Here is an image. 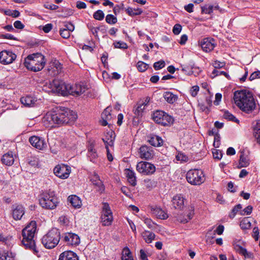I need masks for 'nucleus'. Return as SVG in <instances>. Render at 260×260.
Listing matches in <instances>:
<instances>
[{"label": "nucleus", "mask_w": 260, "mask_h": 260, "mask_svg": "<svg viewBox=\"0 0 260 260\" xmlns=\"http://www.w3.org/2000/svg\"><path fill=\"white\" fill-rule=\"evenodd\" d=\"M36 230L37 223L35 221H30L22 230V235L23 239L22 240V243L26 248L34 249L35 247L34 236Z\"/></svg>", "instance_id": "7ed1b4c3"}, {"label": "nucleus", "mask_w": 260, "mask_h": 260, "mask_svg": "<svg viewBox=\"0 0 260 260\" xmlns=\"http://www.w3.org/2000/svg\"><path fill=\"white\" fill-rule=\"evenodd\" d=\"M68 91L67 95L71 94L74 96H79L87 89V86L85 83L81 82L75 84V85H71L68 84L67 85Z\"/></svg>", "instance_id": "9d476101"}, {"label": "nucleus", "mask_w": 260, "mask_h": 260, "mask_svg": "<svg viewBox=\"0 0 260 260\" xmlns=\"http://www.w3.org/2000/svg\"><path fill=\"white\" fill-rule=\"evenodd\" d=\"M234 100L237 106L246 113H251L256 107V104L252 94L246 90L235 91Z\"/></svg>", "instance_id": "f03ea898"}, {"label": "nucleus", "mask_w": 260, "mask_h": 260, "mask_svg": "<svg viewBox=\"0 0 260 260\" xmlns=\"http://www.w3.org/2000/svg\"><path fill=\"white\" fill-rule=\"evenodd\" d=\"M176 158L177 160L182 162H186L188 160V157L182 153H178L176 155Z\"/></svg>", "instance_id": "603ef678"}, {"label": "nucleus", "mask_w": 260, "mask_h": 260, "mask_svg": "<svg viewBox=\"0 0 260 260\" xmlns=\"http://www.w3.org/2000/svg\"><path fill=\"white\" fill-rule=\"evenodd\" d=\"M225 63L223 62H220L219 61H215L213 63V66L216 69L221 68L224 67Z\"/></svg>", "instance_id": "0e129e2a"}, {"label": "nucleus", "mask_w": 260, "mask_h": 260, "mask_svg": "<svg viewBox=\"0 0 260 260\" xmlns=\"http://www.w3.org/2000/svg\"><path fill=\"white\" fill-rule=\"evenodd\" d=\"M136 169L140 173L145 175H151L155 171L154 165L147 161L139 162L137 165Z\"/></svg>", "instance_id": "9b49d317"}, {"label": "nucleus", "mask_w": 260, "mask_h": 260, "mask_svg": "<svg viewBox=\"0 0 260 260\" xmlns=\"http://www.w3.org/2000/svg\"><path fill=\"white\" fill-rule=\"evenodd\" d=\"M87 157L90 161L95 163L98 158V154L95 149L94 141H89L87 145Z\"/></svg>", "instance_id": "dca6fc26"}, {"label": "nucleus", "mask_w": 260, "mask_h": 260, "mask_svg": "<svg viewBox=\"0 0 260 260\" xmlns=\"http://www.w3.org/2000/svg\"><path fill=\"white\" fill-rule=\"evenodd\" d=\"M16 58V55L11 51L3 50L0 52V62L4 64L12 63Z\"/></svg>", "instance_id": "ddd939ff"}, {"label": "nucleus", "mask_w": 260, "mask_h": 260, "mask_svg": "<svg viewBox=\"0 0 260 260\" xmlns=\"http://www.w3.org/2000/svg\"><path fill=\"white\" fill-rule=\"evenodd\" d=\"M27 69L34 72L42 70L45 66L44 56L41 53H35L28 55L24 60Z\"/></svg>", "instance_id": "20e7f679"}, {"label": "nucleus", "mask_w": 260, "mask_h": 260, "mask_svg": "<svg viewBox=\"0 0 260 260\" xmlns=\"http://www.w3.org/2000/svg\"><path fill=\"white\" fill-rule=\"evenodd\" d=\"M12 211L13 218L16 220H20L25 213L24 208L21 205H12Z\"/></svg>", "instance_id": "a211bd4d"}, {"label": "nucleus", "mask_w": 260, "mask_h": 260, "mask_svg": "<svg viewBox=\"0 0 260 260\" xmlns=\"http://www.w3.org/2000/svg\"><path fill=\"white\" fill-rule=\"evenodd\" d=\"M105 20L106 22L110 24H114L117 22V18L112 14H108Z\"/></svg>", "instance_id": "79ce46f5"}, {"label": "nucleus", "mask_w": 260, "mask_h": 260, "mask_svg": "<svg viewBox=\"0 0 260 260\" xmlns=\"http://www.w3.org/2000/svg\"><path fill=\"white\" fill-rule=\"evenodd\" d=\"M64 29L68 30L71 32L74 30V26L71 23H68L64 25Z\"/></svg>", "instance_id": "774afa93"}, {"label": "nucleus", "mask_w": 260, "mask_h": 260, "mask_svg": "<svg viewBox=\"0 0 260 260\" xmlns=\"http://www.w3.org/2000/svg\"><path fill=\"white\" fill-rule=\"evenodd\" d=\"M14 26L17 29H23L24 25L21 23L20 21L17 20L14 23Z\"/></svg>", "instance_id": "69168bd1"}, {"label": "nucleus", "mask_w": 260, "mask_h": 260, "mask_svg": "<svg viewBox=\"0 0 260 260\" xmlns=\"http://www.w3.org/2000/svg\"><path fill=\"white\" fill-rule=\"evenodd\" d=\"M142 236L145 241L147 243H151L155 236L153 233L148 231H144L142 234Z\"/></svg>", "instance_id": "2f4dec72"}, {"label": "nucleus", "mask_w": 260, "mask_h": 260, "mask_svg": "<svg viewBox=\"0 0 260 260\" xmlns=\"http://www.w3.org/2000/svg\"><path fill=\"white\" fill-rule=\"evenodd\" d=\"M153 211L155 215L160 219H165L168 217V214L160 208H156Z\"/></svg>", "instance_id": "f704fd0d"}, {"label": "nucleus", "mask_w": 260, "mask_h": 260, "mask_svg": "<svg viewBox=\"0 0 260 260\" xmlns=\"http://www.w3.org/2000/svg\"><path fill=\"white\" fill-rule=\"evenodd\" d=\"M152 118L155 122L164 126L170 125L173 121L172 117L162 111L158 110L154 112Z\"/></svg>", "instance_id": "1a4fd4ad"}, {"label": "nucleus", "mask_w": 260, "mask_h": 260, "mask_svg": "<svg viewBox=\"0 0 260 260\" xmlns=\"http://www.w3.org/2000/svg\"><path fill=\"white\" fill-rule=\"evenodd\" d=\"M164 98L170 104L174 103L178 99L177 95L169 91L165 92L164 93Z\"/></svg>", "instance_id": "7c9ffc66"}, {"label": "nucleus", "mask_w": 260, "mask_h": 260, "mask_svg": "<svg viewBox=\"0 0 260 260\" xmlns=\"http://www.w3.org/2000/svg\"><path fill=\"white\" fill-rule=\"evenodd\" d=\"M29 141L32 146L39 150H43L47 147V144L44 139L38 136L31 137Z\"/></svg>", "instance_id": "f3484780"}, {"label": "nucleus", "mask_w": 260, "mask_h": 260, "mask_svg": "<svg viewBox=\"0 0 260 260\" xmlns=\"http://www.w3.org/2000/svg\"><path fill=\"white\" fill-rule=\"evenodd\" d=\"M257 78H260V71H259L252 73L250 76L249 79L252 81Z\"/></svg>", "instance_id": "4d7b16f0"}, {"label": "nucleus", "mask_w": 260, "mask_h": 260, "mask_svg": "<svg viewBox=\"0 0 260 260\" xmlns=\"http://www.w3.org/2000/svg\"><path fill=\"white\" fill-rule=\"evenodd\" d=\"M186 178L188 183L191 185H200L205 180V175L202 170L193 169L188 171Z\"/></svg>", "instance_id": "0eeeda50"}, {"label": "nucleus", "mask_w": 260, "mask_h": 260, "mask_svg": "<svg viewBox=\"0 0 260 260\" xmlns=\"http://www.w3.org/2000/svg\"><path fill=\"white\" fill-rule=\"evenodd\" d=\"M115 136V133L113 131H110L107 133L102 140L105 143V145L112 146L114 144Z\"/></svg>", "instance_id": "5701e85b"}, {"label": "nucleus", "mask_w": 260, "mask_h": 260, "mask_svg": "<svg viewBox=\"0 0 260 260\" xmlns=\"http://www.w3.org/2000/svg\"><path fill=\"white\" fill-rule=\"evenodd\" d=\"M52 27L53 25L51 23H48L44 26L42 29L45 32L48 33L52 29Z\"/></svg>", "instance_id": "680f3d73"}, {"label": "nucleus", "mask_w": 260, "mask_h": 260, "mask_svg": "<svg viewBox=\"0 0 260 260\" xmlns=\"http://www.w3.org/2000/svg\"><path fill=\"white\" fill-rule=\"evenodd\" d=\"M126 12L130 16H135L138 15L142 13V11L141 9L139 8H128L126 9Z\"/></svg>", "instance_id": "58836bf2"}, {"label": "nucleus", "mask_w": 260, "mask_h": 260, "mask_svg": "<svg viewBox=\"0 0 260 260\" xmlns=\"http://www.w3.org/2000/svg\"><path fill=\"white\" fill-rule=\"evenodd\" d=\"M2 162L7 166H11L14 161V157L12 152H8L5 154L2 158Z\"/></svg>", "instance_id": "393cba45"}, {"label": "nucleus", "mask_w": 260, "mask_h": 260, "mask_svg": "<svg viewBox=\"0 0 260 260\" xmlns=\"http://www.w3.org/2000/svg\"><path fill=\"white\" fill-rule=\"evenodd\" d=\"M199 90V87L198 86H197V85L193 86L191 88V89L190 90V92L191 95L192 96L194 97L197 95Z\"/></svg>", "instance_id": "bf43d9fd"}, {"label": "nucleus", "mask_w": 260, "mask_h": 260, "mask_svg": "<svg viewBox=\"0 0 260 260\" xmlns=\"http://www.w3.org/2000/svg\"><path fill=\"white\" fill-rule=\"evenodd\" d=\"M242 209V206L241 204H238L235 206L232 209L231 212L229 214L230 218H233L235 217L237 213Z\"/></svg>", "instance_id": "c03bdc74"}, {"label": "nucleus", "mask_w": 260, "mask_h": 260, "mask_svg": "<svg viewBox=\"0 0 260 260\" xmlns=\"http://www.w3.org/2000/svg\"><path fill=\"white\" fill-rule=\"evenodd\" d=\"M254 136L257 142L260 144V120L257 121L254 126Z\"/></svg>", "instance_id": "e433bc0d"}, {"label": "nucleus", "mask_w": 260, "mask_h": 260, "mask_svg": "<svg viewBox=\"0 0 260 260\" xmlns=\"http://www.w3.org/2000/svg\"><path fill=\"white\" fill-rule=\"evenodd\" d=\"M101 124L103 126L107 125L108 124V121H110L112 118L111 115L110 114V109L109 107L107 108L103 112L101 115Z\"/></svg>", "instance_id": "b1692460"}, {"label": "nucleus", "mask_w": 260, "mask_h": 260, "mask_svg": "<svg viewBox=\"0 0 260 260\" xmlns=\"http://www.w3.org/2000/svg\"><path fill=\"white\" fill-rule=\"evenodd\" d=\"M20 101L24 106L25 107H30L35 105L36 100L34 98L30 96H26L25 97H22Z\"/></svg>", "instance_id": "bb28decb"}, {"label": "nucleus", "mask_w": 260, "mask_h": 260, "mask_svg": "<svg viewBox=\"0 0 260 260\" xmlns=\"http://www.w3.org/2000/svg\"><path fill=\"white\" fill-rule=\"evenodd\" d=\"M60 239V234L56 229H52L42 238V243L46 248L52 249L58 244Z\"/></svg>", "instance_id": "423d86ee"}, {"label": "nucleus", "mask_w": 260, "mask_h": 260, "mask_svg": "<svg viewBox=\"0 0 260 260\" xmlns=\"http://www.w3.org/2000/svg\"><path fill=\"white\" fill-rule=\"evenodd\" d=\"M182 29V26L179 24H176L174 25L173 28V32L175 35H178Z\"/></svg>", "instance_id": "13d9d810"}, {"label": "nucleus", "mask_w": 260, "mask_h": 260, "mask_svg": "<svg viewBox=\"0 0 260 260\" xmlns=\"http://www.w3.org/2000/svg\"><path fill=\"white\" fill-rule=\"evenodd\" d=\"M146 105V104L145 103L139 105L135 111V114L138 116L141 115L144 110Z\"/></svg>", "instance_id": "a18cd8bd"}, {"label": "nucleus", "mask_w": 260, "mask_h": 260, "mask_svg": "<svg viewBox=\"0 0 260 260\" xmlns=\"http://www.w3.org/2000/svg\"><path fill=\"white\" fill-rule=\"evenodd\" d=\"M148 65L147 64L143 61H139L137 63V68L140 72H144L146 71L148 68Z\"/></svg>", "instance_id": "49530a36"}, {"label": "nucleus", "mask_w": 260, "mask_h": 260, "mask_svg": "<svg viewBox=\"0 0 260 260\" xmlns=\"http://www.w3.org/2000/svg\"><path fill=\"white\" fill-rule=\"evenodd\" d=\"M193 215V212L192 211H190L187 214L186 218H185L184 219H178V220L181 222L186 223L192 218Z\"/></svg>", "instance_id": "864d4df0"}, {"label": "nucleus", "mask_w": 260, "mask_h": 260, "mask_svg": "<svg viewBox=\"0 0 260 260\" xmlns=\"http://www.w3.org/2000/svg\"><path fill=\"white\" fill-rule=\"evenodd\" d=\"M248 159L244 156V152H242L240 156L239 165L240 167H246L249 165Z\"/></svg>", "instance_id": "ea45409f"}, {"label": "nucleus", "mask_w": 260, "mask_h": 260, "mask_svg": "<svg viewBox=\"0 0 260 260\" xmlns=\"http://www.w3.org/2000/svg\"><path fill=\"white\" fill-rule=\"evenodd\" d=\"M242 229H248L251 226V223L247 218L243 219L240 223Z\"/></svg>", "instance_id": "de8ad7c7"}, {"label": "nucleus", "mask_w": 260, "mask_h": 260, "mask_svg": "<svg viewBox=\"0 0 260 260\" xmlns=\"http://www.w3.org/2000/svg\"><path fill=\"white\" fill-rule=\"evenodd\" d=\"M77 118L76 113L64 107H55L48 111L43 118L46 127H54V125H62L74 122Z\"/></svg>", "instance_id": "f257e3e1"}, {"label": "nucleus", "mask_w": 260, "mask_h": 260, "mask_svg": "<svg viewBox=\"0 0 260 260\" xmlns=\"http://www.w3.org/2000/svg\"><path fill=\"white\" fill-rule=\"evenodd\" d=\"M148 142L154 147H159L162 145L163 140L162 139L155 135H152L149 137Z\"/></svg>", "instance_id": "a878e982"}, {"label": "nucleus", "mask_w": 260, "mask_h": 260, "mask_svg": "<svg viewBox=\"0 0 260 260\" xmlns=\"http://www.w3.org/2000/svg\"><path fill=\"white\" fill-rule=\"evenodd\" d=\"M68 84H66L62 80L57 79L53 80L49 84L50 88V91L56 92L62 95H67V91Z\"/></svg>", "instance_id": "6e6552de"}, {"label": "nucleus", "mask_w": 260, "mask_h": 260, "mask_svg": "<svg viewBox=\"0 0 260 260\" xmlns=\"http://www.w3.org/2000/svg\"><path fill=\"white\" fill-rule=\"evenodd\" d=\"M125 172L128 182L132 186H135L136 185V178L134 172L130 169H126Z\"/></svg>", "instance_id": "cd10ccee"}, {"label": "nucleus", "mask_w": 260, "mask_h": 260, "mask_svg": "<svg viewBox=\"0 0 260 260\" xmlns=\"http://www.w3.org/2000/svg\"><path fill=\"white\" fill-rule=\"evenodd\" d=\"M115 48L121 49H126L127 48V44L123 42H116L114 43Z\"/></svg>", "instance_id": "5fc2aeb1"}, {"label": "nucleus", "mask_w": 260, "mask_h": 260, "mask_svg": "<svg viewBox=\"0 0 260 260\" xmlns=\"http://www.w3.org/2000/svg\"><path fill=\"white\" fill-rule=\"evenodd\" d=\"M215 45V40L213 38H205L201 42V46L203 50L206 52L213 50Z\"/></svg>", "instance_id": "6ab92c4d"}, {"label": "nucleus", "mask_w": 260, "mask_h": 260, "mask_svg": "<svg viewBox=\"0 0 260 260\" xmlns=\"http://www.w3.org/2000/svg\"><path fill=\"white\" fill-rule=\"evenodd\" d=\"M59 32L60 36L64 39H68L70 36L71 32L70 31L64 28H61Z\"/></svg>", "instance_id": "8fccbe9b"}, {"label": "nucleus", "mask_w": 260, "mask_h": 260, "mask_svg": "<svg viewBox=\"0 0 260 260\" xmlns=\"http://www.w3.org/2000/svg\"><path fill=\"white\" fill-rule=\"evenodd\" d=\"M68 201L76 208H79L81 206V201L76 196H71L68 197Z\"/></svg>", "instance_id": "c85d7f7f"}, {"label": "nucleus", "mask_w": 260, "mask_h": 260, "mask_svg": "<svg viewBox=\"0 0 260 260\" xmlns=\"http://www.w3.org/2000/svg\"><path fill=\"white\" fill-rule=\"evenodd\" d=\"M54 174L61 179H67L71 173L70 167L65 165H57L53 170Z\"/></svg>", "instance_id": "f8f14e48"}, {"label": "nucleus", "mask_w": 260, "mask_h": 260, "mask_svg": "<svg viewBox=\"0 0 260 260\" xmlns=\"http://www.w3.org/2000/svg\"><path fill=\"white\" fill-rule=\"evenodd\" d=\"M234 248L237 252L244 255L245 257L250 258L252 257V254L251 253L248 252L246 249L238 244L235 245Z\"/></svg>", "instance_id": "c756f323"}, {"label": "nucleus", "mask_w": 260, "mask_h": 260, "mask_svg": "<svg viewBox=\"0 0 260 260\" xmlns=\"http://www.w3.org/2000/svg\"><path fill=\"white\" fill-rule=\"evenodd\" d=\"M59 203L58 200L53 191L50 190L42 192L39 197V204L44 209L52 210Z\"/></svg>", "instance_id": "39448f33"}, {"label": "nucleus", "mask_w": 260, "mask_h": 260, "mask_svg": "<svg viewBox=\"0 0 260 260\" xmlns=\"http://www.w3.org/2000/svg\"><path fill=\"white\" fill-rule=\"evenodd\" d=\"M140 157L142 159H150L154 156L153 149L146 145L142 146L139 149Z\"/></svg>", "instance_id": "2eb2a0df"}, {"label": "nucleus", "mask_w": 260, "mask_h": 260, "mask_svg": "<svg viewBox=\"0 0 260 260\" xmlns=\"http://www.w3.org/2000/svg\"><path fill=\"white\" fill-rule=\"evenodd\" d=\"M212 74L213 75L214 77L218 76V75H224L225 76H227V75H228L227 73L226 72H223V71H219L218 70H217L215 69H214Z\"/></svg>", "instance_id": "e2e57ef3"}, {"label": "nucleus", "mask_w": 260, "mask_h": 260, "mask_svg": "<svg viewBox=\"0 0 260 260\" xmlns=\"http://www.w3.org/2000/svg\"><path fill=\"white\" fill-rule=\"evenodd\" d=\"M101 222H102V224L105 226H108L111 225L112 222L113 221V216L112 215H101Z\"/></svg>", "instance_id": "c9c22d12"}, {"label": "nucleus", "mask_w": 260, "mask_h": 260, "mask_svg": "<svg viewBox=\"0 0 260 260\" xmlns=\"http://www.w3.org/2000/svg\"><path fill=\"white\" fill-rule=\"evenodd\" d=\"M76 7L79 9H85L86 8V5L84 2L77 1L76 3Z\"/></svg>", "instance_id": "338daca9"}, {"label": "nucleus", "mask_w": 260, "mask_h": 260, "mask_svg": "<svg viewBox=\"0 0 260 260\" xmlns=\"http://www.w3.org/2000/svg\"><path fill=\"white\" fill-rule=\"evenodd\" d=\"M165 66V62L164 60H160L157 62H156L153 64V67L155 70H158L162 68H164Z\"/></svg>", "instance_id": "09e8293b"}, {"label": "nucleus", "mask_w": 260, "mask_h": 260, "mask_svg": "<svg viewBox=\"0 0 260 260\" xmlns=\"http://www.w3.org/2000/svg\"><path fill=\"white\" fill-rule=\"evenodd\" d=\"M213 11V5L206 6L202 8V12L205 14H211Z\"/></svg>", "instance_id": "3c124183"}, {"label": "nucleus", "mask_w": 260, "mask_h": 260, "mask_svg": "<svg viewBox=\"0 0 260 260\" xmlns=\"http://www.w3.org/2000/svg\"><path fill=\"white\" fill-rule=\"evenodd\" d=\"M0 38L2 39H7L12 40H16L17 39L13 35L9 34H2L0 35Z\"/></svg>", "instance_id": "052dcab7"}, {"label": "nucleus", "mask_w": 260, "mask_h": 260, "mask_svg": "<svg viewBox=\"0 0 260 260\" xmlns=\"http://www.w3.org/2000/svg\"><path fill=\"white\" fill-rule=\"evenodd\" d=\"M223 117L230 121H234L236 123H239V120L237 119L232 114L230 113L228 111H225L223 114Z\"/></svg>", "instance_id": "a19ab883"}, {"label": "nucleus", "mask_w": 260, "mask_h": 260, "mask_svg": "<svg viewBox=\"0 0 260 260\" xmlns=\"http://www.w3.org/2000/svg\"><path fill=\"white\" fill-rule=\"evenodd\" d=\"M0 259L1 260H14V255L11 252L4 251L0 252Z\"/></svg>", "instance_id": "473e14b6"}, {"label": "nucleus", "mask_w": 260, "mask_h": 260, "mask_svg": "<svg viewBox=\"0 0 260 260\" xmlns=\"http://www.w3.org/2000/svg\"><path fill=\"white\" fill-rule=\"evenodd\" d=\"M212 153L213 157L214 158L217 159L218 160L221 158L222 154L221 151L217 149H214Z\"/></svg>", "instance_id": "6e6d98bb"}, {"label": "nucleus", "mask_w": 260, "mask_h": 260, "mask_svg": "<svg viewBox=\"0 0 260 260\" xmlns=\"http://www.w3.org/2000/svg\"><path fill=\"white\" fill-rule=\"evenodd\" d=\"M103 206V210L101 215L109 216L112 215V211L110 208L109 205L107 203H104Z\"/></svg>", "instance_id": "4c0bfd02"}, {"label": "nucleus", "mask_w": 260, "mask_h": 260, "mask_svg": "<svg viewBox=\"0 0 260 260\" xmlns=\"http://www.w3.org/2000/svg\"><path fill=\"white\" fill-rule=\"evenodd\" d=\"M63 240L67 245L71 246H77L80 242L78 235L72 233H66Z\"/></svg>", "instance_id": "4468645a"}, {"label": "nucleus", "mask_w": 260, "mask_h": 260, "mask_svg": "<svg viewBox=\"0 0 260 260\" xmlns=\"http://www.w3.org/2000/svg\"><path fill=\"white\" fill-rule=\"evenodd\" d=\"M184 198L181 194H177L172 199L173 207L177 209H183L184 204Z\"/></svg>", "instance_id": "412c9836"}, {"label": "nucleus", "mask_w": 260, "mask_h": 260, "mask_svg": "<svg viewBox=\"0 0 260 260\" xmlns=\"http://www.w3.org/2000/svg\"><path fill=\"white\" fill-rule=\"evenodd\" d=\"M104 12L101 10H99L95 12L93 15V18L98 20L101 21L104 18Z\"/></svg>", "instance_id": "37998d69"}, {"label": "nucleus", "mask_w": 260, "mask_h": 260, "mask_svg": "<svg viewBox=\"0 0 260 260\" xmlns=\"http://www.w3.org/2000/svg\"><path fill=\"white\" fill-rule=\"evenodd\" d=\"M58 260H78V257L72 251H65L60 254Z\"/></svg>", "instance_id": "4be33fe9"}, {"label": "nucleus", "mask_w": 260, "mask_h": 260, "mask_svg": "<svg viewBox=\"0 0 260 260\" xmlns=\"http://www.w3.org/2000/svg\"><path fill=\"white\" fill-rule=\"evenodd\" d=\"M91 181L93 184L96 187V190L99 192L102 193L104 191L105 186L102 181L100 180V177L96 173H94L91 179Z\"/></svg>", "instance_id": "aec40b11"}, {"label": "nucleus", "mask_w": 260, "mask_h": 260, "mask_svg": "<svg viewBox=\"0 0 260 260\" xmlns=\"http://www.w3.org/2000/svg\"><path fill=\"white\" fill-rule=\"evenodd\" d=\"M122 260H134L131 252L129 248L127 247H125L123 248L122 252Z\"/></svg>", "instance_id": "72a5a7b5"}]
</instances>
